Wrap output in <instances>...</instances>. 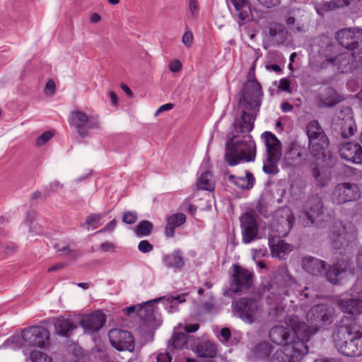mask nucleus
I'll use <instances>...</instances> for the list:
<instances>
[{
  "mask_svg": "<svg viewBox=\"0 0 362 362\" xmlns=\"http://www.w3.org/2000/svg\"><path fill=\"white\" fill-rule=\"evenodd\" d=\"M300 149L296 147L289 148L285 153L284 164L288 168H295L300 164L302 160Z\"/></svg>",
  "mask_w": 362,
  "mask_h": 362,
  "instance_id": "nucleus-32",
  "label": "nucleus"
},
{
  "mask_svg": "<svg viewBox=\"0 0 362 362\" xmlns=\"http://www.w3.org/2000/svg\"><path fill=\"white\" fill-rule=\"evenodd\" d=\"M186 221V216L182 213H176L167 218L165 227V235L167 238L175 236V229L184 224Z\"/></svg>",
  "mask_w": 362,
  "mask_h": 362,
  "instance_id": "nucleus-29",
  "label": "nucleus"
},
{
  "mask_svg": "<svg viewBox=\"0 0 362 362\" xmlns=\"http://www.w3.org/2000/svg\"><path fill=\"white\" fill-rule=\"evenodd\" d=\"M337 351L346 357L362 356V330L352 317H344L337 323L333 335Z\"/></svg>",
  "mask_w": 362,
  "mask_h": 362,
  "instance_id": "nucleus-3",
  "label": "nucleus"
},
{
  "mask_svg": "<svg viewBox=\"0 0 362 362\" xmlns=\"http://www.w3.org/2000/svg\"><path fill=\"white\" fill-rule=\"evenodd\" d=\"M317 53L320 57L325 58L322 62H327L339 51L338 45L334 40L326 35H322L316 39Z\"/></svg>",
  "mask_w": 362,
  "mask_h": 362,
  "instance_id": "nucleus-21",
  "label": "nucleus"
},
{
  "mask_svg": "<svg viewBox=\"0 0 362 362\" xmlns=\"http://www.w3.org/2000/svg\"><path fill=\"white\" fill-rule=\"evenodd\" d=\"M106 320V315L101 310H96L84 315L80 320V325L83 328L85 333L92 334L102 329Z\"/></svg>",
  "mask_w": 362,
  "mask_h": 362,
  "instance_id": "nucleus-20",
  "label": "nucleus"
},
{
  "mask_svg": "<svg viewBox=\"0 0 362 362\" xmlns=\"http://www.w3.org/2000/svg\"><path fill=\"white\" fill-rule=\"evenodd\" d=\"M110 342L118 351H133L135 343L133 335L127 330L113 329L108 333Z\"/></svg>",
  "mask_w": 362,
  "mask_h": 362,
  "instance_id": "nucleus-17",
  "label": "nucleus"
},
{
  "mask_svg": "<svg viewBox=\"0 0 362 362\" xmlns=\"http://www.w3.org/2000/svg\"><path fill=\"white\" fill-rule=\"evenodd\" d=\"M54 327L57 334L66 337L69 333L76 329V326L71 319L61 316L54 322Z\"/></svg>",
  "mask_w": 362,
  "mask_h": 362,
  "instance_id": "nucleus-33",
  "label": "nucleus"
},
{
  "mask_svg": "<svg viewBox=\"0 0 362 362\" xmlns=\"http://www.w3.org/2000/svg\"><path fill=\"white\" fill-rule=\"evenodd\" d=\"M269 337L272 342L284 347L298 340L293 331V325L291 328L283 325L274 326L269 332Z\"/></svg>",
  "mask_w": 362,
  "mask_h": 362,
  "instance_id": "nucleus-19",
  "label": "nucleus"
},
{
  "mask_svg": "<svg viewBox=\"0 0 362 362\" xmlns=\"http://www.w3.org/2000/svg\"><path fill=\"white\" fill-rule=\"evenodd\" d=\"M99 128V122L96 119L88 118V122L87 123V129H93Z\"/></svg>",
  "mask_w": 362,
  "mask_h": 362,
  "instance_id": "nucleus-63",
  "label": "nucleus"
},
{
  "mask_svg": "<svg viewBox=\"0 0 362 362\" xmlns=\"http://www.w3.org/2000/svg\"><path fill=\"white\" fill-rule=\"evenodd\" d=\"M322 168L320 164L313 163L311 164V173L315 181L320 185L325 186L327 183V180H325L322 175Z\"/></svg>",
  "mask_w": 362,
  "mask_h": 362,
  "instance_id": "nucleus-41",
  "label": "nucleus"
},
{
  "mask_svg": "<svg viewBox=\"0 0 362 362\" xmlns=\"http://www.w3.org/2000/svg\"><path fill=\"white\" fill-rule=\"evenodd\" d=\"M161 260L165 268L172 269L175 272H180L185 265L183 252L180 249H175L171 253L164 254Z\"/></svg>",
  "mask_w": 362,
  "mask_h": 362,
  "instance_id": "nucleus-24",
  "label": "nucleus"
},
{
  "mask_svg": "<svg viewBox=\"0 0 362 362\" xmlns=\"http://www.w3.org/2000/svg\"><path fill=\"white\" fill-rule=\"evenodd\" d=\"M269 33L272 37H276L278 35L284 36V27L283 25L279 23H272L269 29Z\"/></svg>",
  "mask_w": 362,
  "mask_h": 362,
  "instance_id": "nucleus-45",
  "label": "nucleus"
},
{
  "mask_svg": "<svg viewBox=\"0 0 362 362\" xmlns=\"http://www.w3.org/2000/svg\"><path fill=\"white\" fill-rule=\"evenodd\" d=\"M163 300H166V309L169 313H173L174 306L177 304L185 302V295L170 296L168 297H160L146 302L139 308L138 314L144 320L151 322L154 317L155 303Z\"/></svg>",
  "mask_w": 362,
  "mask_h": 362,
  "instance_id": "nucleus-12",
  "label": "nucleus"
},
{
  "mask_svg": "<svg viewBox=\"0 0 362 362\" xmlns=\"http://www.w3.org/2000/svg\"><path fill=\"white\" fill-rule=\"evenodd\" d=\"M172 357L168 351L160 352L157 354L156 362H171Z\"/></svg>",
  "mask_w": 362,
  "mask_h": 362,
  "instance_id": "nucleus-55",
  "label": "nucleus"
},
{
  "mask_svg": "<svg viewBox=\"0 0 362 362\" xmlns=\"http://www.w3.org/2000/svg\"><path fill=\"white\" fill-rule=\"evenodd\" d=\"M308 351L307 344L298 339L282 349L276 350L268 359V362H300Z\"/></svg>",
  "mask_w": 362,
  "mask_h": 362,
  "instance_id": "nucleus-9",
  "label": "nucleus"
},
{
  "mask_svg": "<svg viewBox=\"0 0 362 362\" xmlns=\"http://www.w3.org/2000/svg\"><path fill=\"white\" fill-rule=\"evenodd\" d=\"M337 305L344 313L353 315L362 313V299L354 298L346 300L340 299L338 300Z\"/></svg>",
  "mask_w": 362,
  "mask_h": 362,
  "instance_id": "nucleus-26",
  "label": "nucleus"
},
{
  "mask_svg": "<svg viewBox=\"0 0 362 362\" xmlns=\"http://www.w3.org/2000/svg\"><path fill=\"white\" fill-rule=\"evenodd\" d=\"M199 328V325L198 323L194 324H186L184 326V331L185 334H190L197 332Z\"/></svg>",
  "mask_w": 362,
  "mask_h": 362,
  "instance_id": "nucleus-56",
  "label": "nucleus"
},
{
  "mask_svg": "<svg viewBox=\"0 0 362 362\" xmlns=\"http://www.w3.org/2000/svg\"><path fill=\"white\" fill-rule=\"evenodd\" d=\"M107 213L104 214H90L87 216L86 218V223L90 228L92 230L96 229L100 225L101 219L106 216Z\"/></svg>",
  "mask_w": 362,
  "mask_h": 362,
  "instance_id": "nucleus-42",
  "label": "nucleus"
},
{
  "mask_svg": "<svg viewBox=\"0 0 362 362\" xmlns=\"http://www.w3.org/2000/svg\"><path fill=\"white\" fill-rule=\"evenodd\" d=\"M333 129L341 138L346 139L354 135L356 124L351 107H345L336 115Z\"/></svg>",
  "mask_w": 362,
  "mask_h": 362,
  "instance_id": "nucleus-15",
  "label": "nucleus"
},
{
  "mask_svg": "<svg viewBox=\"0 0 362 362\" xmlns=\"http://www.w3.org/2000/svg\"><path fill=\"white\" fill-rule=\"evenodd\" d=\"M263 6L271 8L281 4V0H257Z\"/></svg>",
  "mask_w": 362,
  "mask_h": 362,
  "instance_id": "nucleus-53",
  "label": "nucleus"
},
{
  "mask_svg": "<svg viewBox=\"0 0 362 362\" xmlns=\"http://www.w3.org/2000/svg\"><path fill=\"white\" fill-rule=\"evenodd\" d=\"M53 134L49 131L43 132L40 136L37 138L36 144L37 146H41L45 144L49 140L51 139Z\"/></svg>",
  "mask_w": 362,
  "mask_h": 362,
  "instance_id": "nucleus-49",
  "label": "nucleus"
},
{
  "mask_svg": "<svg viewBox=\"0 0 362 362\" xmlns=\"http://www.w3.org/2000/svg\"><path fill=\"white\" fill-rule=\"evenodd\" d=\"M23 346H28L24 340L23 329L21 334H13L7 338L1 344V348H10L14 350L21 349Z\"/></svg>",
  "mask_w": 362,
  "mask_h": 362,
  "instance_id": "nucleus-36",
  "label": "nucleus"
},
{
  "mask_svg": "<svg viewBox=\"0 0 362 362\" xmlns=\"http://www.w3.org/2000/svg\"><path fill=\"white\" fill-rule=\"evenodd\" d=\"M278 90L281 92H291L290 81L286 78H281L279 81Z\"/></svg>",
  "mask_w": 362,
  "mask_h": 362,
  "instance_id": "nucleus-51",
  "label": "nucleus"
},
{
  "mask_svg": "<svg viewBox=\"0 0 362 362\" xmlns=\"http://www.w3.org/2000/svg\"><path fill=\"white\" fill-rule=\"evenodd\" d=\"M220 334L226 341L231 337L230 330L227 327L222 328Z\"/></svg>",
  "mask_w": 362,
  "mask_h": 362,
  "instance_id": "nucleus-64",
  "label": "nucleus"
},
{
  "mask_svg": "<svg viewBox=\"0 0 362 362\" xmlns=\"http://www.w3.org/2000/svg\"><path fill=\"white\" fill-rule=\"evenodd\" d=\"M296 218L292 211L287 207L281 208L276 212V223L274 227L277 233V237L269 235L268 244L272 257L286 259L290 251V245L281 238L285 237L291 230Z\"/></svg>",
  "mask_w": 362,
  "mask_h": 362,
  "instance_id": "nucleus-5",
  "label": "nucleus"
},
{
  "mask_svg": "<svg viewBox=\"0 0 362 362\" xmlns=\"http://www.w3.org/2000/svg\"><path fill=\"white\" fill-rule=\"evenodd\" d=\"M281 155L266 154L262 170L267 175H276L279 173L278 164Z\"/></svg>",
  "mask_w": 362,
  "mask_h": 362,
  "instance_id": "nucleus-35",
  "label": "nucleus"
},
{
  "mask_svg": "<svg viewBox=\"0 0 362 362\" xmlns=\"http://www.w3.org/2000/svg\"><path fill=\"white\" fill-rule=\"evenodd\" d=\"M35 216V212L34 211H28L25 215V224L31 226Z\"/></svg>",
  "mask_w": 362,
  "mask_h": 362,
  "instance_id": "nucleus-60",
  "label": "nucleus"
},
{
  "mask_svg": "<svg viewBox=\"0 0 362 362\" xmlns=\"http://www.w3.org/2000/svg\"><path fill=\"white\" fill-rule=\"evenodd\" d=\"M335 38L342 47L355 54H362V30L342 29L337 32Z\"/></svg>",
  "mask_w": 362,
  "mask_h": 362,
  "instance_id": "nucleus-10",
  "label": "nucleus"
},
{
  "mask_svg": "<svg viewBox=\"0 0 362 362\" xmlns=\"http://www.w3.org/2000/svg\"><path fill=\"white\" fill-rule=\"evenodd\" d=\"M254 274L238 264H233L228 280L229 287L224 290L223 296H231L232 294H242L253 286Z\"/></svg>",
  "mask_w": 362,
  "mask_h": 362,
  "instance_id": "nucleus-6",
  "label": "nucleus"
},
{
  "mask_svg": "<svg viewBox=\"0 0 362 362\" xmlns=\"http://www.w3.org/2000/svg\"><path fill=\"white\" fill-rule=\"evenodd\" d=\"M193 34L192 33L187 30L185 32V33L182 35V43L187 47H190L193 42Z\"/></svg>",
  "mask_w": 362,
  "mask_h": 362,
  "instance_id": "nucleus-50",
  "label": "nucleus"
},
{
  "mask_svg": "<svg viewBox=\"0 0 362 362\" xmlns=\"http://www.w3.org/2000/svg\"><path fill=\"white\" fill-rule=\"evenodd\" d=\"M137 218V213L135 211H126L123 214L122 216V221L127 224L134 223Z\"/></svg>",
  "mask_w": 362,
  "mask_h": 362,
  "instance_id": "nucleus-46",
  "label": "nucleus"
},
{
  "mask_svg": "<svg viewBox=\"0 0 362 362\" xmlns=\"http://www.w3.org/2000/svg\"><path fill=\"white\" fill-rule=\"evenodd\" d=\"M115 248V245L111 242H105L100 245V249L103 252H107Z\"/></svg>",
  "mask_w": 362,
  "mask_h": 362,
  "instance_id": "nucleus-62",
  "label": "nucleus"
},
{
  "mask_svg": "<svg viewBox=\"0 0 362 362\" xmlns=\"http://www.w3.org/2000/svg\"><path fill=\"white\" fill-rule=\"evenodd\" d=\"M45 90L47 93L53 95L55 90V83L52 79H49L45 86Z\"/></svg>",
  "mask_w": 362,
  "mask_h": 362,
  "instance_id": "nucleus-59",
  "label": "nucleus"
},
{
  "mask_svg": "<svg viewBox=\"0 0 362 362\" xmlns=\"http://www.w3.org/2000/svg\"><path fill=\"white\" fill-rule=\"evenodd\" d=\"M173 104L172 103H166L161 105L156 112L155 115L157 116L162 112L169 111L173 108Z\"/></svg>",
  "mask_w": 362,
  "mask_h": 362,
  "instance_id": "nucleus-61",
  "label": "nucleus"
},
{
  "mask_svg": "<svg viewBox=\"0 0 362 362\" xmlns=\"http://www.w3.org/2000/svg\"><path fill=\"white\" fill-rule=\"evenodd\" d=\"M342 158L356 164L362 163V147L356 142H346L339 148Z\"/></svg>",
  "mask_w": 362,
  "mask_h": 362,
  "instance_id": "nucleus-22",
  "label": "nucleus"
},
{
  "mask_svg": "<svg viewBox=\"0 0 362 362\" xmlns=\"http://www.w3.org/2000/svg\"><path fill=\"white\" fill-rule=\"evenodd\" d=\"M153 228L152 223L143 220L139 223L135 228V233L138 237L148 236L151 233Z\"/></svg>",
  "mask_w": 362,
  "mask_h": 362,
  "instance_id": "nucleus-39",
  "label": "nucleus"
},
{
  "mask_svg": "<svg viewBox=\"0 0 362 362\" xmlns=\"http://www.w3.org/2000/svg\"><path fill=\"white\" fill-rule=\"evenodd\" d=\"M181 62L177 59L172 61L169 64V69L173 73L179 71L181 69Z\"/></svg>",
  "mask_w": 362,
  "mask_h": 362,
  "instance_id": "nucleus-57",
  "label": "nucleus"
},
{
  "mask_svg": "<svg viewBox=\"0 0 362 362\" xmlns=\"http://www.w3.org/2000/svg\"><path fill=\"white\" fill-rule=\"evenodd\" d=\"M358 173H360V171H358L355 168L350 167L348 165L344 166V173L345 174L346 176H349V177L356 176V175H357V174Z\"/></svg>",
  "mask_w": 362,
  "mask_h": 362,
  "instance_id": "nucleus-58",
  "label": "nucleus"
},
{
  "mask_svg": "<svg viewBox=\"0 0 362 362\" xmlns=\"http://www.w3.org/2000/svg\"><path fill=\"white\" fill-rule=\"evenodd\" d=\"M70 126L76 129V132L83 138L88 134L87 123L88 117L87 115L82 111H74L69 115Z\"/></svg>",
  "mask_w": 362,
  "mask_h": 362,
  "instance_id": "nucleus-25",
  "label": "nucleus"
},
{
  "mask_svg": "<svg viewBox=\"0 0 362 362\" xmlns=\"http://www.w3.org/2000/svg\"><path fill=\"white\" fill-rule=\"evenodd\" d=\"M138 250L142 253H148L153 250V245L148 240H143L139 243Z\"/></svg>",
  "mask_w": 362,
  "mask_h": 362,
  "instance_id": "nucleus-48",
  "label": "nucleus"
},
{
  "mask_svg": "<svg viewBox=\"0 0 362 362\" xmlns=\"http://www.w3.org/2000/svg\"><path fill=\"white\" fill-rule=\"evenodd\" d=\"M361 197V191L354 183L341 182L333 189L331 201L332 204L341 205L346 202H354Z\"/></svg>",
  "mask_w": 362,
  "mask_h": 362,
  "instance_id": "nucleus-14",
  "label": "nucleus"
},
{
  "mask_svg": "<svg viewBox=\"0 0 362 362\" xmlns=\"http://www.w3.org/2000/svg\"><path fill=\"white\" fill-rule=\"evenodd\" d=\"M248 79L243 86L239 105L240 111L233 122V130L226 143L224 158L229 166H235L241 161L251 162L256 156V144L250 134L255 127L257 114L259 111L264 95L261 84L255 76V67L250 68Z\"/></svg>",
  "mask_w": 362,
  "mask_h": 362,
  "instance_id": "nucleus-1",
  "label": "nucleus"
},
{
  "mask_svg": "<svg viewBox=\"0 0 362 362\" xmlns=\"http://www.w3.org/2000/svg\"><path fill=\"white\" fill-rule=\"evenodd\" d=\"M274 347L268 341H261L251 348L247 354V359L253 361H265L273 353Z\"/></svg>",
  "mask_w": 362,
  "mask_h": 362,
  "instance_id": "nucleus-23",
  "label": "nucleus"
},
{
  "mask_svg": "<svg viewBox=\"0 0 362 362\" xmlns=\"http://www.w3.org/2000/svg\"><path fill=\"white\" fill-rule=\"evenodd\" d=\"M30 359L32 362H52V358L48 355L36 350L30 352Z\"/></svg>",
  "mask_w": 362,
  "mask_h": 362,
  "instance_id": "nucleus-43",
  "label": "nucleus"
},
{
  "mask_svg": "<svg viewBox=\"0 0 362 362\" xmlns=\"http://www.w3.org/2000/svg\"><path fill=\"white\" fill-rule=\"evenodd\" d=\"M232 310L235 317L251 325L259 317L260 306L255 298L242 297L232 303Z\"/></svg>",
  "mask_w": 362,
  "mask_h": 362,
  "instance_id": "nucleus-8",
  "label": "nucleus"
},
{
  "mask_svg": "<svg viewBox=\"0 0 362 362\" xmlns=\"http://www.w3.org/2000/svg\"><path fill=\"white\" fill-rule=\"evenodd\" d=\"M211 177L212 174L211 172L206 170L202 173L197 182L198 187L204 190H211L213 188Z\"/></svg>",
  "mask_w": 362,
  "mask_h": 362,
  "instance_id": "nucleus-40",
  "label": "nucleus"
},
{
  "mask_svg": "<svg viewBox=\"0 0 362 362\" xmlns=\"http://www.w3.org/2000/svg\"><path fill=\"white\" fill-rule=\"evenodd\" d=\"M24 340L28 346L44 348L50 339L49 330L42 326H30L23 329Z\"/></svg>",
  "mask_w": 362,
  "mask_h": 362,
  "instance_id": "nucleus-16",
  "label": "nucleus"
},
{
  "mask_svg": "<svg viewBox=\"0 0 362 362\" xmlns=\"http://www.w3.org/2000/svg\"><path fill=\"white\" fill-rule=\"evenodd\" d=\"M266 146V154L281 155V144L276 136L266 131L262 134Z\"/></svg>",
  "mask_w": 362,
  "mask_h": 362,
  "instance_id": "nucleus-28",
  "label": "nucleus"
},
{
  "mask_svg": "<svg viewBox=\"0 0 362 362\" xmlns=\"http://www.w3.org/2000/svg\"><path fill=\"white\" fill-rule=\"evenodd\" d=\"M306 134L311 155L315 158L322 157L329 146V141L317 120L313 119L307 124Z\"/></svg>",
  "mask_w": 362,
  "mask_h": 362,
  "instance_id": "nucleus-7",
  "label": "nucleus"
},
{
  "mask_svg": "<svg viewBox=\"0 0 362 362\" xmlns=\"http://www.w3.org/2000/svg\"><path fill=\"white\" fill-rule=\"evenodd\" d=\"M241 21H250L252 16L251 5L248 0H230Z\"/></svg>",
  "mask_w": 362,
  "mask_h": 362,
  "instance_id": "nucleus-31",
  "label": "nucleus"
},
{
  "mask_svg": "<svg viewBox=\"0 0 362 362\" xmlns=\"http://www.w3.org/2000/svg\"><path fill=\"white\" fill-rule=\"evenodd\" d=\"M228 180L241 189H250L253 187L255 182V178L253 174L249 171H245V175L244 177L230 175Z\"/></svg>",
  "mask_w": 362,
  "mask_h": 362,
  "instance_id": "nucleus-30",
  "label": "nucleus"
},
{
  "mask_svg": "<svg viewBox=\"0 0 362 362\" xmlns=\"http://www.w3.org/2000/svg\"><path fill=\"white\" fill-rule=\"evenodd\" d=\"M274 282L279 287L287 288L296 284L295 279L289 274L288 267L285 264L280 265L274 273Z\"/></svg>",
  "mask_w": 362,
  "mask_h": 362,
  "instance_id": "nucleus-27",
  "label": "nucleus"
},
{
  "mask_svg": "<svg viewBox=\"0 0 362 362\" xmlns=\"http://www.w3.org/2000/svg\"><path fill=\"white\" fill-rule=\"evenodd\" d=\"M324 214V204L317 196L310 197L306 202L304 209L299 216V220L304 227L314 226Z\"/></svg>",
  "mask_w": 362,
  "mask_h": 362,
  "instance_id": "nucleus-11",
  "label": "nucleus"
},
{
  "mask_svg": "<svg viewBox=\"0 0 362 362\" xmlns=\"http://www.w3.org/2000/svg\"><path fill=\"white\" fill-rule=\"evenodd\" d=\"M334 314V308L329 303L315 305L306 315L307 320L312 326L303 321H295L293 331L298 339L306 344L320 329H327L333 322Z\"/></svg>",
  "mask_w": 362,
  "mask_h": 362,
  "instance_id": "nucleus-2",
  "label": "nucleus"
},
{
  "mask_svg": "<svg viewBox=\"0 0 362 362\" xmlns=\"http://www.w3.org/2000/svg\"><path fill=\"white\" fill-rule=\"evenodd\" d=\"M196 353L200 358H214L217 354L216 345L209 341H202L196 346Z\"/></svg>",
  "mask_w": 362,
  "mask_h": 362,
  "instance_id": "nucleus-34",
  "label": "nucleus"
},
{
  "mask_svg": "<svg viewBox=\"0 0 362 362\" xmlns=\"http://www.w3.org/2000/svg\"><path fill=\"white\" fill-rule=\"evenodd\" d=\"M189 9L193 18L197 19L199 14V5L197 0H189Z\"/></svg>",
  "mask_w": 362,
  "mask_h": 362,
  "instance_id": "nucleus-47",
  "label": "nucleus"
},
{
  "mask_svg": "<svg viewBox=\"0 0 362 362\" xmlns=\"http://www.w3.org/2000/svg\"><path fill=\"white\" fill-rule=\"evenodd\" d=\"M188 336L183 332H175L172 337V349L182 350L187 347Z\"/></svg>",
  "mask_w": 362,
  "mask_h": 362,
  "instance_id": "nucleus-38",
  "label": "nucleus"
},
{
  "mask_svg": "<svg viewBox=\"0 0 362 362\" xmlns=\"http://www.w3.org/2000/svg\"><path fill=\"white\" fill-rule=\"evenodd\" d=\"M240 228L242 233V242L249 244L257 238L258 223L255 216L245 212L240 217Z\"/></svg>",
  "mask_w": 362,
  "mask_h": 362,
  "instance_id": "nucleus-18",
  "label": "nucleus"
},
{
  "mask_svg": "<svg viewBox=\"0 0 362 362\" xmlns=\"http://www.w3.org/2000/svg\"><path fill=\"white\" fill-rule=\"evenodd\" d=\"M354 239V236L346 233L337 234L332 239V246L334 250H340L349 246Z\"/></svg>",
  "mask_w": 362,
  "mask_h": 362,
  "instance_id": "nucleus-37",
  "label": "nucleus"
},
{
  "mask_svg": "<svg viewBox=\"0 0 362 362\" xmlns=\"http://www.w3.org/2000/svg\"><path fill=\"white\" fill-rule=\"evenodd\" d=\"M330 66L336 73H349L356 67L355 53L348 52L339 53V51L327 62H322L321 67Z\"/></svg>",
  "mask_w": 362,
  "mask_h": 362,
  "instance_id": "nucleus-13",
  "label": "nucleus"
},
{
  "mask_svg": "<svg viewBox=\"0 0 362 362\" xmlns=\"http://www.w3.org/2000/svg\"><path fill=\"white\" fill-rule=\"evenodd\" d=\"M354 0H332L329 3H326L325 4L326 11H331L332 8H342L344 6H347L349 5Z\"/></svg>",
  "mask_w": 362,
  "mask_h": 362,
  "instance_id": "nucleus-44",
  "label": "nucleus"
},
{
  "mask_svg": "<svg viewBox=\"0 0 362 362\" xmlns=\"http://www.w3.org/2000/svg\"><path fill=\"white\" fill-rule=\"evenodd\" d=\"M302 267L307 273L313 276H324L327 281L333 285H337L339 283V276L343 273L353 274L354 272L353 262L348 257H344L341 261L339 260L327 267L325 261L311 256H305L302 259Z\"/></svg>",
  "mask_w": 362,
  "mask_h": 362,
  "instance_id": "nucleus-4",
  "label": "nucleus"
},
{
  "mask_svg": "<svg viewBox=\"0 0 362 362\" xmlns=\"http://www.w3.org/2000/svg\"><path fill=\"white\" fill-rule=\"evenodd\" d=\"M295 22H296V19L293 16H288L286 19V24L288 26H290V29L291 30H292L294 32H300V31H302V28H300V25L294 26Z\"/></svg>",
  "mask_w": 362,
  "mask_h": 362,
  "instance_id": "nucleus-54",
  "label": "nucleus"
},
{
  "mask_svg": "<svg viewBox=\"0 0 362 362\" xmlns=\"http://www.w3.org/2000/svg\"><path fill=\"white\" fill-rule=\"evenodd\" d=\"M117 221L114 218L108 222L103 228L95 232V234L103 233L107 231H112L116 227Z\"/></svg>",
  "mask_w": 362,
  "mask_h": 362,
  "instance_id": "nucleus-52",
  "label": "nucleus"
}]
</instances>
